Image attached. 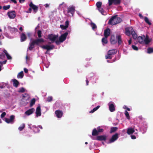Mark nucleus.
<instances>
[{
    "label": "nucleus",
    "mask_w": 153,
    "mask_h": 153,
    "mask_svg": "<svg viewBox=\"0 0 153 153\" xmlns=\"http://www.w3.org/2000/svg\"><path fill=\"white\" fill-rule=\"evenodd\" d=\"M44 42L43 39H37L33 40L29 43V46L28 47L29 50L31 51L35 47V45L39 46L40 44Z\"/></svg>",
    "instance_id": "nucleus-1"
},
{
    "label": "nucleus",
    "mask_w": 153,
    "mask_h": 153,
    "mask_svg": "<svg viewBox=\"0 0 153 153\" xmlns=\"http://www.w3.org/2000/svg\"><path fill=\"white\" fill-rule=\"evenodd\" d=\"M137 40L138 42L142 44H148L150 42L149 39V37L146 35V37L145 35H143L141 36H139L137 37Z\"/></svg>",
    "instance_id": "nucleus-2"
},
{
    "label": "nucleus",
    "mask_w": 153,
    "mask_h": 153,
    "mask_svg": "<svg viewBox=\"0 0 153 153\" xmlns=\"http://www.w3.org/2000/svg\"><path fill=\"white\" fill-rule=\"evenodd\" d=\"M122 19L117 15L112 16L109 20L108 23L111 25H114L120 23Z\"/></svg>",
    "instance_id": "nucleus-3"
},
{
    "label": "nucleus",
    "mask_w": 153,
    "mask_h": 153,
    "mask_svg": "<svg viewBox=\"0 0 153 153\" xmlns=\"http://www.w3.org/2000/svg\"><path fill=\"white\" fill-rule=\"evenodd\" d=\"M116 49H112L109 50L108 51V54L105 56V58L106 59H111L112 58V55H114L117 53Z\"/></svg>",
    "instance_id": "nucleus-4"
},
{
    "label": "nucleus",
    "mask_w": 153,
    "mask_h": 153,
    "mask_svg": "<svg viewBox=\"0 0 153 153\" xmlns=\"http://www.w3.org/2000/svg\"><path fill=\"white\" fill-rule=\"evenodd\" d=\"M75 7L72 5L69 6L67 8V12L70 16H73L75 11Z\"/></svg>",
    "instance_id": "nucleus-5"
},
{
    "label": "nucleus",
    "mask_w": 153,
    "mask_h": 153,
    "mask_svg": "<svg viewBox=\"0 0 153 153\" xmlns=\"http://www.w3.org/2000/svg\"><path fill=\"white\" fill-rule=\"evenodd\" d=\"M15 118V116L14 115H12L10 116V119L5 118V121L7 123H13L14 122Z\"/></svg>",
    "instance_id": "nucleus-6"
},
{
    "label": "nucleus",
    "mask_w": 153,
    "mask_h": 153,
    "mask_svg": "<svg viewBox=\"0 0 153 153\" xmlns=\"http://www.w3.org/2000/svg\"><path fill=\"white\" fill-rule=\"evenodd\" d=\"M40 47L43 49L46 50L47 51H49L50 50H53L55 47L53 45H41Z\"/></svg>",
    "instance_id": "nucleus-7"
},
{
    "label": "nucleus",
    "mask_w": 153,
    "mask_h": 153,
    "mask_svg": "<svg viewBox=\"0 0 153 153\" xmlns=\"http://www.w3.org/2000/svg\"><path fill=\"white\" fill-rule=\"evenodd\" d=\"M108 5L111 6L113 3L114 5H117L120 4L121 0H108Z\"/></svg>",
    "instance_id": "nucleus-8"
},
{
    "label": "nucleus",
    "mask_w": 153,
    "mask_h": 153,
    "mask_svg": "<svg viewBox=\"0 0 153 153\" xmlns=\"http://www.w3.org/2000/svg\"><path fill=\"white\" fill-rule=\"evenodd\" d=\"M58 37V35H53L52 34H49L48 36V39L51 41L52 43L54 42Z\"/></svg>",
    "instance_id": "nucleus-9"
},
{
    "label": "nucleus",
    "mask_w": 153,
    "mask_h": 153,
    "mask_svg": "<svg viewBox=\"0 0 153 153\" xmlns=\"http://www.w3.org/2000/svg\"><path fill=\"white\" fill-rule=\"evenodd\" d=\"M68 32H66L65 33L62 34L59 37V41L60 42H62L64 41L66 39L67 36L68 35Z\"/></svg>",
    "instance_id": "nucleus-10"
},
{
    "label": "nucleus",
    "mask_w": 153,
    "mask_h": 153,
    "mask_svg": "<svg viewBox=\"0 0 153 153\" xmlns=\"http://www.w3.org/2000/svg\"><path fill=\"white\" fill-rule=\"evenodd\" d=\"M16 13L14 10L9 11L7 13V15L10 19H14L16 16Z\"/></svg>",
    "instance_id": "nucleus-11"
},
{
    "label": "nucleus",
    "mask_w": 153,
    "mask_h": 153,
    "mask_svg": "<svg viewBox=\"0 0 153 153\" xmlns=\"http://www.w3.org/2000/svg\"><path fill=\"white\" fill-rule=\"evenodd\" d=\"M118 138V134L116 133L113 135L111 138L110 139L109 143L114 142Z\"/></svg>",
    "instance_id": "nucleus-12"
},
{
    "label": "nucleus",
    "mask_w": 153,
    "mask_h": 153,
    "mask_svg": "<svg viewBox=\"0 0 153 153\" xmlns=\"http://www.w3.org/2000/svg\"><path fill=\"white\" fill-rule=\"evenodd\" d=\"M107 137L105 135H100L97 136L96 139H94V140H97L99 141L104 140L105 141Z\"/></svg>",
    "instance_id": "nucleus-13"
},
{
    "label": "nucleus",
    "mask_w": 153,
    "mask_h": 153,
    "mask_svg": "<svg viewBox=\"0 0 153 153\" xmlns=\"http://www.w3.org/2000/svg\"><path fill=\"white\" fill-rule=\"evenodd\" d=\"M29 6L30 8H31L33 9L34 13H36L37 12L38 7L37 6L34 4L32 2H30Z\"/></svg>",
    "instance_id": "nucleus-14"
},
{
    "label": "nucleus",
    "mask_w": 153,
    "mask_h": 153,
    "mask_svg": "<svg viewBox=\"0 0 153 153\" xmlns=\"http://www.w3.org/2000/svg\"><path fill=\"white\" fill-rule=\"evenodd\" d=\"M133 30V29L132 27H130L126 28L125 29V33L127 35L129 36L131 35Z\"/></svg>",
    "instance_id": "nucleus-15"
},
{
    "label": "nucleus",
    "mask_w": 153,
    "mask_h": 153,
    "mask_svg": "<svg viewBox=\"0 0 153 153\" xmlns=\"http://www.w3.org/2000/svg\"><path fill=\"white\" fill-rule=\"evenodd\" d=\"M35 111V109L33 108H32L26 111L25 113L26 115L29 116L33 113Z\"/></svg>",
    "instance_id": "nucleus-16"
},
{
    "label": "nucleus",
    "mask_w": 153,
    "mask_h": 153,
    "mask_svg": "<svg viewBox=\"0 0 153 153\" xmlns=\"http://www.w3.org/2000/svg\"><path fill=\"white\" fill-rule=\"evenodd\" d=\"M110 34V30L109 28H108L105 29L104 31V36L105 37L107 38L109 36Z\"/></svg>",
    "instance_id": "nucleus-17"
},
{
    "label": "nucleus",
    "mask_w": 153,
    "mask_h": 153,
    "mask_svg": "<svg viewBox=\"0 0 153 153\" xmlns=\"http://www.w3.org/2000/svg\"><path fill=\"white\" fill-rule=\"evenodd\" d=\"M55 114L56 117L58 118H60L62 117L63 115L62 111L59 110H56L55 111Z\"/></svg>",
    "instance_id": "nucleus-18"
},
{
    "label": "nucleus",
    "mask_w": 153,
    "mask_h": 153,
    "mask_svg": "<svg viewBox=\"0 0 153 153\" xmlns=\"http://www.w3.org/2000/svg\"><path fill=\"white\" fill-rule=\"evenodd\" d=\"M110 42L111 44H114L117 42V39H116L114 35L111 36Z\"/></svg>",
    "instance_id": "nucleus-19"
},
{
    "label": "nucleus",
    "mask_w": 153,
    "mask_h": 153,
    "mask_svg": "<svg viewBox=\"0 0 153 153\" xmlns=\"http://www.w3.org/2000/svg\"><path fill=\"white\" fill-rule=\"evenodd\" d=\"M68 25L69 21L68 20H67L65 22V25H60V27L62 30H65L68 27Z\"/></svg>",
    "instance_id": "nucleus-20"
},
{
    "label": "nucleus",
    "mask_w": 153,
    "mask_h": 153,
    "mask_svg": "<svg viewBox=\"0 0 153 153\" xmlns=\"http://www.w3.org/2000/svg\"><path fill=\"white\" fill-rule=\"evenodd\" d=\"M36 113L37 117L40 116L41 115V108L40 106H39L37 107Z\"/></svg>",
    "instance_id": "nucleus-21"
},
{
    "label": "nucleus",
    "mask_w": 153,
    "mask_h": 153,
    "mask_svg": "<svg viewBox=\"0 0 153 153\" xmlns=\"http://www.w3.org/2000/svg\"><path fill=\"white\" fill-rule=\"evenodd\" d=\"M13 82V86L16 88L19 85V82L16 79H12Z\"/></svg>",
    "instance_id": "nucleus-22"
},
{
    "label": "nucleus",
    "mask_w": 153,
    "mask_h": 153,
    "mask_svg": "<svg viewBox=\"0 0 153 153\" xmlns=\"http://www.w3.org/2000/svg\"><path fill=\"white\" fill-rule=\"evenodd\" d=\"M109 108L111 112H112L115 110L114 105L113 103L109 104Z\"/></svg>",
    "instance_id": "nucleus-23"
},
{
    "label": "nucleus",
    "mask_w": 153,
    "mask_h": 153,
    "mask_svg": "<svg viewBox=\"0 0 153 153\" xmlns=\"http://www.w3.org/2000/svg\"><path fill=\"white\" fill-rule=\"evenodd\" d=\"M135 131L134 128H130L128 129L127 133L129 135L132 134Z\"/></svg>",
    "instance_id": "nucleus-24"
},
{
    "label": "nucleus",
    "mask_w": 153,
    "mask_h": 153,
    "mask_svg": "<svg viewBox=\"0 0 153 153\" xmlns=\"http://www.w3.org/2000/svg\"><path fill=\"white\" fill-rule=\"evenodd\" d=\"M116 39L118 40V44L119 45H120L122 43V40L121 36L118 35L116 36Z\"/></svg>",
    "instance_id": "nucleus-25"
},
{
    "label": "nucleus",
    "mask_w": 153,
    "mask_h": 153,
    "mask_svg": "<svg viewBox=\"0 0 153 153\" xmlns=\"http://www.w3.org/2000/svg\"><path fill=\"white\" fill-rule=\"evenodd\" d=\"M27 39V37L25 34L22 33L21 35V41L23 42L25 41Z\"/></svg>",
    "instance_id": "nucleus-26"
},
{
    "label": "nucleus",
    "mask_w": 153,
    "mask_h": 153,
    "mask_svg": "<svg viewBox=\"0 0 153 153\" xmlns=\"http://www.w3.org/2000/svg\"><path fill=\"white\" fill-rule=\"evenodd\" d=\"M3 52L6 55L7 59H12V57L8 54L7 52V51L6 50H4L3 51Z\"/></svg>",
    "instance_id": "nucleus-27"
},
{
    "label": "nucleus",
    "mask_w": 153,
    "mask_h": 153,
    "mask_svg": "<svg viewBox=\"0 0 153 153\" xmlns=\"http://www.w3.org/2000/svg\"><path fill=\"white\" fill-rule=\"evenodd\" d=\"M98 134L99 133L97 130L95 128L93 130L92 133V135L93 136H97L98 135Z\"/></svg>",
    "instance_id": "nucleus-28"
},
{
    "label": "nucleus",
    "mask_w": 153,
    "mask_h": 153,
    "mask_svg": "<svg viewBox=\"0 0 153 153\" xmlns=\"http://www.w3.org/2000/svg\"><path fill=\"white\" fill-rule=\"evenodd\" d=\"M118 128L117 127H112L111 128V130L110 131V133H112L115 132L117 131Z\"/></svg>",
    "instance_id": "nucleus-29"
},
{
    "label": "nucleus",
    "mask_w": 153,
    "mask_h": 153,
    "mask_svg": "<svg viewBox=\"0 0 153 153\" xmlns=\"http://www.w3.org/2000/svg\"><path fill=\"white\" fill-rule=\"evenodd\" d=\"M133 38L135 39H137V36L135 32L133 30L131 32V34Z\"/></svg>",
    "instance_id": "nucleus-30"
},
{
    "label": "nucleus",
    "mask_w": 153,
    "mask_h": 153,
    "mask_svg": "<svg viewBox=\"0 0 153 153\" xmlns=\"http://www.w3.org/2000/svg\"><path fill=\"white\" fill-rule=\"evenodd\" d=\"M36 102V99L34 98L32 99L30 102V107H32L35 104Z\"/></svg>",
    "instance_id": "nucleus-31"
},
{
    "label": "nucleus",
    "mask_w": 153,
    "mask_h": 153,
    "mask_svg": "<svg viewBox=\"0 0 153 153\" xmlns=\"http://www.w3.org/2000/svg\"><path fill=\"white\" fill-rule=\"evenodd\" d=\"M23 71H21L17 75V78H22L23 77Z\"/></svg>",
    "instance_id": "nucleus-32"
},
{
    "label": "nucleus",
    "mask_w": 153,
    "mask_h": 153,
    "mask_svg": "<svg viewBox=\"0 0 153 153\" xmlns=\"http://www.w3.org/2000/svg\"><path fill=\"white\" fill-rule=\"evenodd\" d=\"M102 42L103 44H107L108 43L107 38L105 37L103 38L102 39Z\"/></svg>",
    "instance_id": "nucleus-33"
},
{
    "label": "nucleus",
    "mask_w": 153,
    "mask_h": 153,
    "mask_svg": "<svg viewBox=\"0 0 153 153\" xmlns=\"http://www.w3.org/2000/svg\"><path fill=\"white\" fill-rule=\"evenodd\" d=\"M100 107V105H98L96 107L94 108L92 110L90 111V113H93L94 111H97Z\"/></svg>",
    "instance_id": "nucleus-34"
},
{
    "label": "nucleus",
    "mask_w": 153,
    "mask_h": 153,
    "mask_svg": "<svg viewBox=\"0 0 153 153\" xmlns=\"http://www.w3.org/2000/svg\"><path fill=\"white\" fill-rule=\"evenodd\" d=\"M144 20L149 25H152V23L151 22H150L149 20L147 17H145L144 18Z\"/></svg>",
    "instance_id": "nucleus-35"
},
{
    "label": "nucleus",
    "mask_w": 153,
    "mask_h": 153,
    "mask_svg": "<svg viewBox=\"0 0 153 153\" xmlns=\"http://www.w3.org/2000/svg\"><path fill=\"white\" fill-rule=\"evenodd\" d=\"M25 127V125L24 123H23L20 126H19L18 128V129L20 131H21Z\"/></svg>",
    "instance_id": "nucleus-36"
},
{
    "label": "nucleus",
    "mask_w": 153,
    "mask_h": 153,
    "mask_svg": "<svg viewBox=\"0 0 153 153\" xmlns=\"http://www.w3.org/2000/svg\"><path fill=\"white\" fill-rule=\"evenodd\" d=\"M37 35L39 38L38 39H41V38L42 37V33L41 30H39L37 32Z\"/></svg>",
    "instance_id": "nucleus-37"
},
{
    "label": "nucleus",
    "mask_w": 153,
    "mask_h": 153,
    "mask_svg": "<svg viewBox=\"0 0 153 153\" xmlns=\"http://www.w3.org/2000/svg\"><path fill=\"white\" fill-rule=\"evenodd\" d=\"M147 53H153V48H149L147 49Z\"/></svg>",
    "instance_id": "nucleus-38"
},
{
    "label": "nucleus",
    "mask_w": 153,
    "mask_h": 153,
    "mask_svg": "<svg viewBox=\"0 0 153 153\" xmlns=\"http://www.w3.org/2000/svg\"><path fill=\"white\" fill-rule=\"evenodd\" d=\"M102 3L100 1L97 2L96 3V6L98 8H100L102 6Z\"/></svg>",
    "instance_id": "nucleus-39"
},
{
    "label": "nucleus",
    "mask_w": 153,
    "mask_h": 153,
    "mask_svg": "<svg viewBox=\"0 0 153 153\" xmlns=\"http://www.w3.org/2000/svg\"><path fill=\"white\" fill-rule=\"evenodd\" d=\"M25 89L23 87H22L21 88H19V90L18 92L19 93H23L25 91Z\"/></svg>",
    "instance_id": "nucleus-40"
},
{
    "label": "nucleus",
    "mask_w": 153,
    "mask_h": 153,
    "mask_svg": "<svg viewBox=\"0 0 153 153\" xmlns=\"http://www.w3.org/2000/svg\"><path fill=\"white\" fill-rule=\"evenodd\" d=\"M125 114L127 119L128 120H129L130 119V117L129 114L128 112L126 110L125 111Z\"/></svg>",
    "instance_id": "nucleus-41"
},
{
    "label": "nucleus",
    "mask_w": 153,
    "mask_h": 153,
    "mask_svg": "<svg viewBox=\"0 0 153 153\" xmlns=\"http://www.w3.org/2000/svg\"><path fill=\"white\" fill-rule=\"evenodd\" d=\"M91 27H92V28L93 30H94V29H96L97 27L96 25L94 23H93V22L91 23Z\"/></svg>",
    "instance_id": "nucleus-42"
},
{
    "label": "nucleus",
    "mask_w": 153,
    "mask_h": 153,
    "mask_svg": "<svg viewBox=\"0 0 153 153\" xmlns=\"http://www.w3.org/2000/svg\"><path fill=\"white\" fill-rule=\"evenodd\" d=\"M10 5H8L7 6H4L3 7V10H7L10 8Z\"/></svg>",
    "instance_id": "nucleus-43"
},
{
    "label": "nucleus",
    "mask_w": 153,
    "mask_h": 153,
    "mask_svg": "<svg viewBox=\"0 0 153 153\" xmlns=\"http://www.w3.org/2000/svg\"><path fill=\"white\" fill-rule=\"evenodd\" d=\"M99 11L103 15H104V10L100 7V8H98Z\"/></svg>",
    "instance_id": "nucleus-44"
},
{
    "label": "nucleus",
    "mask_w": 153,
    "mask_h": 153,
    "mask_svg": "<svg viewBox=\"0 0 153 153\" xmlns=\"http://www.w3.org/2000/svg\"><path fill=\"white\" fill-rule=\"evenodd\" d=\"M97 130L98 133L99 132H102L104 131L103 129L102 128H100V127H98L97 128Z\"/></svg>",
    "instance_id": "nucleus-45"
},
{
    "label": "nucleus",
    "mask_w": 153,
    "mask_h": 153,
    "mask_svg": "<svg viewBox=\"0 0 153 153\" xmlns=\"http://www.w3.org/2000/svg\"><path fill=\"white\" fill-rule=\"evenodd\" d=\"M132 48L135 51H137L138 49V47L134 45H132Z\"/></svg>",
    "instance_id": "nucleus-46"
},
{
    "label": "nucleus",
    "mask_w": 153,
    "mask_h": 153,
    "mask_svg": "<svg viewBox=\"0 0 153 153\" xmlns=\"http://www.w3.org/2000/svg\"><path fill=\"white\" fill-rule=\"evenodd\" d=\"M52 100V97H49L47 100V101L48 102H50Z\"/></svg>",
    "instance_id": "nucleus-47"
},
{
    "label": "nucleus",
    "mask_w": 153,
    "mask_h": 153,
    "mask_svg": "<svg viewBox=\"0 0 153 153\" xmlns=\"http://www.w3.org/2000/svg\"><path fill=\"white\" fill-rule=\"evenodd\" d=\"M6 115V113L4 112H3L1 115V118H3Z\"/></svg>",
    "instance_id": "nucleus-48"
},
{
    "label": "nucleus",
    "mask_w": 153,
    "mask_h": 153,
    "mask_svg": "<svg viewBox=\"0 0 153 153\" xmlns=\"http://www.w3.org/2000/svg\"><path fill=\"white\" fill-rule=\"evenodd\" d=\"M29 96V95L27 94H24L23 95L22 97L23 98H25V97H28Z\"/></svg>",
    "instance_id": "nucleus-49"
},
{
    "label": "nucleus",
    "mask_w": 153,
    "mask_h": 153,
    "mask_svg": "<svg viewBox=\"0 0 153 153\" xmlns=\"http://www.w3.org/2000/svg\"><path fill=\"white\" fill-rule=\"evenodd\" d=\"M5 55L4 53H2L0 54V58L1 59H3L5 57Z\"/></svg>",
    "instance_id": "nucleus-50"
},
{
    "label": "nucleus",
    "mask_w": 153,
    "mask_h": 153,
    "mask_svg": "<svg viewBox=\"0 0 153 153\" xmlns=\"http://www.w3.org/2000/svg\"><path fill=\"white\" fill-rule=\"evenodd\" d=\"M32 11V8H30V7L28 11H27L26 12L27 13H31Z\"/></svg>",
    "instance_id": "nucleus-51"
},
{
    "label": "nucleus",
    "mask_w": 153,
    "mask_h": 153,
    "mask_svg": "<svg viewBox=\"0 0 153 153\" xmlns=\"http://www.w3.org/2000/svg\"><path fill=\"white\" fill-rule=\"evenodd\" d=\"M17 29L14 28H11L10 30L12 31H16L17 30Z\"/></svg>",
    "instance_id": "nucleus-52"
},
{
    "label": "nucleus",
    "mask_w": 153,
    "mask_h": 153,
    "mask_svg": "<svg viewBox=\"0 0 153 153\" xmlns=\"http://www.w3.org/2000/svg\"><path fill=\"white\" fill-rule=\"evenodd\" d=\"M24 70L25 72L26 73H27L28 72V70L26 68H24Z\"/></svg>",
    "instance_id": "nucleus-53"
},
{
    "label": "nucleus",
    "mask_w": 153,
    "mask_h": 153,
    "mask_svg": "<svg viewBox=\"0 0 153 153\" xmlns=\"http://www.w3.org/2000/svg\"><path fill=\"white\" fill-rule=\"evenodd\" d=\"M131 137L132 139H134L136 138V137L135 135H132L131 136Z\"/></svg>",
    "instance_id": "nucleus-54"
},
{
    "label": "nucleus",
    "mask_w": 153,
    "mask_h": 153,
    "mask_svg": "<svg viewBox=\"0 0 153 153\" xmlns=\"http://www.w3.org/2000/svg\"><path fill=\"white\" fill-rule=\"evenodd\" d=\"M11 1L13 2L15 4L17 3V1H16V0H10Z\"/></svg>",
    "instance_id": "nucleus-55"
},
{
    "label": "nucleus",
    "mask_w": 153,
    "mask_h": 153,
    "mask_svg": "<svg viewBox=\"0 0 153 153\" xmlns=\"http://www.w3.org/2000/svg\"><path fill=\"white\" fill-rule=\"evenodd\" d=\"M25 1V0H19V1L20 3H23Z\"/></svg>",
    "instance_id": "nucleus-56"
},
{
    "label": "nucleus",
    "mask_w": 153,
    "mask_h": 153,
    "mask_svg": "<svg viewBox=\"0 0 153 153\" xmlns=\"http://www.w3.org/2000/svg\"><path fill=\"white\" fill-rule=\"evenodd\" d=\"M86 85H88L89 81L88 79L86 80Z\"/></svg>",
    "instance_id": "nucleus-57"
},
{
    "label": "nucleus",
    "mask_w": 153,
    "mask_h": 153,
    "mask_svg": "<svg viewBox=\"0 0 153 153\" xmlns=\"http://www.w3.org/2000/svg\"><path fill=\"white\" fill-rule=\"evenodd\" d=\"M59 42H59V41L56 40L55 41V42L57 45H59Z\"/></svg>",
    "instance_id": "nucleus-58"
},
{
    "label": "nucleus",
    "mask_w": 153,
    "mask_h": 153,
    "mask_svg": "<svg viewBox=\"0 0 153 153\" xmlns=\"http://www.w3.org/2000/svg\"><path fill=\"white\" fill-rule=\"evenodd\" d=\"M131 39H130L128 41V43L129 44V45H130L131 44Z\"/></svg>",
    "instance_id": "nucleus-59"
},
{
    "label": "nucleus",
    "mask_w": 153,
    "mask_h": 153,
    "mask_svg": "<svg viewBox=\"0 0 153 153\" xmlns=\"http://www.w3.org/2000/svg\"><path fill=\"white\" fill-rule=\"evenodd\" d=\"M45 6L46 7H49V5L47 4H46L45 5Z\"/></svg>",
    "instance_id": "nucleus-60"
},
{
    "label": "nucleus",
    "mask_w": 153,
    "mask_h": 153,
    "mask_svg": "<svg viewBox=\"0 0 153 153\" xmlns=\"http://www.w3.org/2000/svg\"><path fill=\"white\" fill-rule=\"evenodd\" d=\"M26 60H29V58L28 56L27 55L26 57Z\"/></svg>",
    "instance_id": "nucleus-61"
},
{
    "label": "nucleus",
    "mask_w": 153,
    "mask_h": 153,
    "mask_svg": "<svg viewBox=\"0 0 153 153\" xmlns=\"http://www.w3.org/2000/svg\"><path fill=\"white\" fill-rule=\"evenodd\" d=\"M139 17H140V18H142L143 17V16H142V15L141 14H140V13H139Z\"/></svg>",
    "instance_id": "nucleus-62"
},
{
    "label": "nucleus",
    "mask_w": 153,
    "mask_h": 153,
    "mask_svg": "<svg viewBox=\"0 0 153 153\" xmlns=\"http://www.w3.org/2000/svg\"><path fill=\"white\" fill-rule=\"evenodd\" d=\"M7 62V60H5L2 62V63L3 64H5Z\"/></svg>",
    "instance_id": "nucleus-63"
},
{
    "label": "nucleus",
    "mask_w": 153,
    "mask_h": 153,
    "mask_svg": "<svg viewBox=\"0 0 153 153\" xmlns=\"http://www.w3.org/2000/svg\"><path fill=\"white\" fill-rule=\"evenodd\" d=\"M38 127H39L41 129H43L41 125H39Z\"/></svg>",
    "instance_id": "nucleus-64"
}]
</instances>
